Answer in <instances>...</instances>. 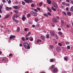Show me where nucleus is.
Segmentation results:
<instances>
[{"label": "nucleus", "instance_id": "nucleus-25", "mask_svg": "<svg viewBox=\"0 0 73 73\" xmlns=\"http://www.w3.org/2000/svg\"><path fill=\"white\" fill-rule=\"evenodd\" d=\"M46 37L47 38H49V35L48 34L46 35Z\"/></svg>", "mask_w": 73, "mask_h": 73}, {"label": "nucleus", "instance_id": "nucleus-52", "mask_svg": "<svg viewBox=\"0 0 73 73\" xmlns=\"http://www.w3.org/2000/svg\"><path fill=\"white\" fill-rule=\"evenodd\" d=\"M66 27H68V28H69V27H70V26H69V25H66Z\"/></svg>", "mask_w": 73, "mask_h": 73}, {"label": "nucleus", "instance_id": "nucleus-62", "mask_svg": "<svg viewBox=\"0 0 73 73\" xmlns=\"http://www.w3.org/2000/svg\"><path fill=\"white\" fill-rule=\"evenodd\" d=\"M15 4H18V1H16L15 2Z\"/></svg>", "mask_w": 73, "mask_h": 73}, {"label": "nucleus", "instance_id": "nucleus-12", "mask_svg": "<svg viewBox=\"0 0 73 73\" xmlns=\"http://www.w3.org/2000/svg\"><path fill=\"white\" fill-rule=\"evenodd\" d=\"M60 50H61V48L60 47L58 46L57 47V52H60Z\"/></svg>", "mask_w": 73, "mask_h": 73}, {"label": "nucleus", "instance_id": "nucleus-50", "mask_svg": "<svg viewBox=\"0 0 73 73\" xmlns=\"http://www.w3.org/2000/svg\"><path fill=\"white\" fill-rule=\"evenodd\" d=\"M54 7H53V6H52L51 7V9H52V10L53 11V9H54Z\"/></svg>", "mask_w": 73, "mask_h": 73}, {"label": "nucleus", "instance_id": "nucleus-27", "mask_svg": "<svg viewBox=\"0 0 73 73\" xmlns=\"http://www.w3.org/2000/svg\"><path fill=\"white\" fill-rule=\"evenodd\" d=\"M31 14H28L27 15V17H31Z\"/></svg>", "mask_w": 73, "mask_h": 73}, {"label": "nucleus", "instance_id": "nucleus-5", "mask_svg": "<svg viewBox=\"0 0 73 73\" xmlns=\"http://www.w3.org/2000/svg\"><path fill=\"white\" fill-rule=\"evenodd\" d=\"M13 8L15 9H20V7H18L17 6H12Z\"/></svg>", "mask_w": 73, "mask_h": 73}, {"label": "nucleus", "instance_id": "nucleus-11", "mask_svg": "<svg viewBox=\"0 0 73 73\" xmlns=\"http://www.w3.org/2000/svg\"><path fill=\"white\" fill-rule=\"evenodd\" d=\"M56 61V59H50V62H53L54 61Z\"/></svg>", "mask_w": 73, "mask_h": 73}, {"label": "nucleus", "instance_id": "nucleus-19", "mask_svg": "<svg viewBox=\"0 0 73 73\" xmlns=\"http://www.w3.org/2000/svg\"><path fill=\"white\" fill-rule=\"evenodd\" d=\"M61 23L62 25H63L64 24V21L63 20H62L61 21Z\"/></svg>", "mask_w": 73, "mask_h": 73}, {"label": "nucleus", "instance_id": "nucleus-26", "mask_svg": "<svg viewBox=\"0 0 73 73\" xmlns=\"http://www.w3.org/2000/svg\"><path fill=\"white\" fill-rule=\"evenodd\" d=\"M67 49H70V47L69 46H68L67 47Z\"/></svg>", "mask_w": 73, "mask_h": 73}, {"label": "nucleus", "instance_id": "nucleus-47", "mask_svg": "<svg viewBox=\"0 0 73 73\" xmlns=\"http://www.w3.org/2000/svg\"><path fill=\"white\" fill-rule=\"evenodd\" d=\"M40 42L39 39H37L36 40L37 43H38Z\"/></svg>", "mask_w": 73, "mask_h": 73}, {"label": "nucleus", "instance_id": "nucleus-20", "mask_svg": "<svg viewBox=\"0 0 73 73\" xmlns=\"http://www.w3.org/2000/svg\"><path fill=\"white\" fill-rule=\"evenodd\" d=\"M47 9H48V10L49 11V12H52V10H51V9H50L49 7H47Z\"/></svg>", "mask_w": 73, "mask_h": 73}, {"label": "nucleus", "instance_id": "nucleus-57", "mask_svg": "<svg viewBox=\"0 0 73 73\" xmlns=\"http://www.w3.org/2000/svg\"><path fill=\"white\" fill-rule=\"evenodd\" d=\"M26 40H29V38L28 37H27L26 38Z\"/></svg>", "mask_w": 73, "mask_h": 73}, {"label": "nucleus", "instance_id": "nucleus-45", "mask_svg": "<svg viewBox=\"0 0 73 73\" xmlns=\"http://www.w3.org/2000/svg\"><path fill=\"white\" fill-rule=\"evenodd\" d=\"M8 3L9 4H11V1L9 0L8 1Z\"/></svg>", "mask_w": 73, "mask_h": 73}, {"label": "nucleus", "instance_id": "nucleus-61", "mask_svg": "<svg viewBox=\"0 0 73 73\" xmlns=\"http://www.w3.org/2000/svg\"><path fill=\"white\" fill-rule=\"evenodd\" d=\"M12 56V54H9V56Z\"/></svg>", "mask_w": 73, "mask_h": 73}, {"label": "nucleus", "instance_id": "nucleus-18", "mask_svg": "<svg viewBox=\"0 0 73 73\" xmlns=\"http://www.w3.org/2000/svg\"><path fill=\"white\" fill-rule=\"evenodd\" d=\"M13 16L16 18H17V17H19V16L17 14H15Z\"/></svg>", "mask_w": 73, "mask_h": 73}, {"label": "nucleus", "instance_id": "nucleus-49", "mask_svg": "<svg viewBox=\"0 0 73 73\" xmlns=\"http://www.w3.org/2000/svg\"><path fill=\"white\" fill-rule=\"evenodd\" d=\"M3 61H4L5 60V58H3L2 59Z\"/></svg>", "mask_w": 73, "mask_h": 73}, {"label": "nucleus", "instance_id": "nucleus-32", "mask_svg": "<svg viewBox=\"0 0 73 73\" xmlns=\"http://www.w3.org/2000/svg\"><path fill=\"white\" fill-rule=\"evenodd\" d=\"M36 9L39 11H41V10L40 9V7H37Z\"/></svg>", "mask_w": 73, "mask_h": 73}, {"label": "nucleus", "instance_id": "nucleus-1", "mask_svg": "<svg viewBox=\"0 0 73 73\" xmlns=\"http://www.w3.org/2000/svg\"><path fill=\"white\" fill-rule=\"evenodd\" d=\"M23 45L25 49H29L31 48V47H30V46H29V44L27 42H23Z\"/></svg>", "mask_w": 73, "mask_h": 73}, {"label": "nucleus", "instance_id": "nucleus-53", "mask_svg": "<svg viewBox=\"0 0 73 73\" xmlns=\"http://www.w3.org/2000/svg\"><path fill=\"white\" fill-rule=\"evenodd\" d=\"M29 23L30 24H31V25H32V22H30Z\"/></svg>", "mask_w": 73, "mask_h": 73}, {"label": "nucleus", "instance_id": "nucleus-46", "mask_svg": "<svg viewBox=\"0 0 73 73\" xmlns=\"http://www.w3.org/2000/svg\"><path fill=\"white\" fill-rule=\"evenodd\" d=\"M30 41H33V38H31L30 39Z\"/></svg>", "mask_w": 73, "mask_h": 73}, {"label": "nucleus", "instance_id": "nucleus-58", "mask_svg": "<svg viewBox=\"0 0 73 73\" xmlns=\"http://www.w3.org/2000/svg\"><path fill=\"white\" fill-rule=\"evenodd\" d=\"M67 2H68V3H70V1H69V0H66Z\"/></svg>", "mask_w": 73, "mask_h": 73}, {"label": "nucleus", "instance_id": "nucleus-38", "mask_svg": "<svg viewBox=\"0 0 73 73\" xmlns=\"http://www.w3.org/2000/svg\"><path fill=\"white\" fill-rule=\"evenodd\" d=\"M58 34L60 35H62V33L61 32H58Z\"/></svg>", "mask_w": 73, "mask_h": 73}, {"label": "nucleus", "instance_id": "nucleus-41", "mask_svg": "<svg viewBox=\"0 0 73 73\" xmlns=\"http://www.w3.org/2000/svg\"><path fill=\"white\" fill-rule=\"evenodd\" d=\"M63 14H64V15H65V16H66V13L65 12V11H63Z\"/></svg>", "mask_w": 73, "mask_h": 73}, {"label": "nucleus", "instance_id": "nucleus-16", "mask_svg": "<svg viewBox=\"0 0 73 73\" xmlns=\"http://www.w3.org/2000/svg\"><path fill=\"white\" fill-rule=\"evenodd\" d=\"M40 38H41V39L42 40H45V37H44V36H40Z\"/></svg>", "mask_w": 73, "mask_h": 73}, {"label": "nucleus", "instance_id": "nucleus-40", "mask_svg": "<svg viewBox=\"0 0 73 73\" xmlns=\"http://www.w3.org/2000/svg\"><path fill=\"white\" fill-rule=\"evenodd\" d=\"M58 45L60 46H62V44H61V43H58Z\"/></svg>", "mask_w": 73, "mask_h": 73}, {"label": "nucleus", "instance_id": "nucleus-34", "mask_svg": "<svg viewBox=\"0 0 73 73\" xmlns=\"http://www.w3.org/2000/svg\"><path fill=\"white\" fill-rule=\"evenodd\" d=\"M36 27H40V25L39 24H37L36 25Z\"/></svg>", "mask_w": 73, "mask_h": 73}, {"label": "nucleus", "instance_id": "nucleus-8", "mask_svg": "<svg viewBox=\"0 0 73 73\" xmlns=\"http://www.w3.org/2000/svg\"><path fill=\"white\" fill-rule=\"evenodd\" d=\"M7 11H9V10H12V7H10L9 8V7H5Z\"/></svg>", "mask_w": 73, "mask_h": 73}, {"label": "nucleus", "instance_id": "nucleus-56", "mask_svg": "<svg viewBox=\"0 0 73 73\" xmlns=\"http://www.w3.org/2000/svg\"><path fill=\"white\" fill-rule=\"evenodd\" d=\"M34 11H35V12H38V10H37V9H34Z\"/></svg>", "mask_w": 73, "mask_h": 73}, {"label": "nucleus", "instance_id": "nucleus-44", "mask_svg": "<svg viewBox=\"0 0 73 73\" xmlns=\"http://www.w3.org/2000/svg\"><path fill=\"white\" fill-rule=\"evenodd\" d=\"M64 60H65L66 61L68 60V58H67L65 57H64Z\"/></svg>", "mask_w": 73, "mask_h": 73}, {"label": "nucleus", "instance_id": "nucleus-23", "mask_svg": "<svg viewBox=\"0 0 73 73\" xmlns=\"http://www.w3.org/2000/svg\"><path fill=\"white\" fill-rule=\"evenodd\" d=\"M14 21H15V23H19V20H15Z\"/></svg>", "mask_w": 73, "mask_h": 73}, {"label": "nucleus", "instance_id": "nucleus-22", "mask_svg": "<svg viewBox=\"0 0 73 73\" xmlns=\"http://www.w3.org/2000/svg\"><path fill=\"white\" fill-rule=\"evenodd\" d=\"M54 68V66H53V65H52L50 67V68L51 69H53Z\"/></svg>", "mask_w": 73, "mask_h": 73}, {"label": "nucleus", "instance_id": "nucleus-6", "mask_svg": "<svg viewBox=\"0 0 73 73\" xmlns=\"http://www.w3.org/2000/svg\"><path fill=\"white\" fill-rule=\"evenodd\" d=\"M53 5L54 7L55 8H56V9H57V8H58V6H57V4L55 2H54Z\"/></svg>", "mask_w": 73, "mask_h": 73}, {"label": "nucleus", "instance_id": "nucleus-9", "mask_svg": "<svg viewBox=\"0 0 73 73\" xmlns=\"http://www.w3.org/2000/svg\"><path fill=\"white\" fill-rule=\"evenodd\" d=\"M15 37V35H11V36L10 37L9 39L11 40V39H13Z\"/></svg>", "mask_w": 73, "mask_h": 73}, {"label": "nucleus", "instance_id": "nucleus-43", "mask_svg": "<svg viewBox=\"0 0 73 73\" xmlns=\"http://www.w3.org/2000/svg\"><path fill=\"white\" fill-rule=\"evenodd\" d=\"M47 14L49 16H51V14L50 13H49V12H48L47 13Z\"/></svg>", "mask_w": 73, "mask_h": 73}, {"label": "nucleus", "instance_id": "nucleus-31", "mask_svg": "<svg viewBox=\"0 0 73 73\" xmlns=\"http://www.w3.org/2000/svg\"><path fill=\"white\" fill-rule=\"evenodd\" d=\"M42 1L41 2H40L39 3V6H41V5H42Z\"/></svg>", "mask_w": 73, "mask_h": 73}, {"label": "nucleus", "instance_id": "nucleus-59", "mask_svg": "<svg viewBox=\"0 0 73 73\" xmlns=\"http://www.w3.org/2000/svg\"><path fill=\"white\" fill-rule=\"evenodd\" d=\"M31 32H28V34H29V35H31Z\"/></svg>", "mask_w": 73, "mask_h": 73}, {"label": "nucleus", "instance_id": "nucleus-24", "mask_svg": "<svg viewBox=\"0 0 73 73\" xmlns=\"http://www.w3.org/2000/svg\"><path fill=\"white\" fill-rule=\"evenodd\" d=\"M22 4L23 5H25V3L24 1H22Z\"/></svg>", "mask_w": 73, "mask_h": 73}, {"label": "nucleus", "instance_id": "nucleus-60", "mask_svg": "<svg viewBox=\"0 0 73 73\" xmlns=\"http://www.w3.org/2000/svg\"><path fill=\"white\" fill-rule=\"evenodd\" d=\"M53 10L54 11H56V9L54 8Z\"/></svg>", "mask_w": 73, "mask_h": 73}, {"label": "nucleus", "instance_id": "nucleus-30", "mask_svg": "<svg viewBox=\"0 0 73 73\" xmlns=\"http://www.w3.org/2000/svg\"><path fill=\"white\" fill-rule=\"evenodd\" d=\"M65 44L66 45H68V44H70V42H65Z\"/></svg>", "mask_w": 73, "mask_h": 73}, {"label": "nucleus", "instance_id": "nucleus-55", "mask_svg": "<svg viewBox=\"0 0 73 73\" xmlns=\"http://www.w3.org/2000/svg\"><path fill=\"white\" fill-rule=\"evenodd\" d=\"M2 2L3 3H5V0H2Z\"/></svg>", "mask_w": 73, "mask_h": 73}, {"label": "nucleus", "instance_id": "nucleus-64", "mask_svg": "<svg viewBox=\"0 0 73 73\" xmlns=\"http://www.w3.org/2000/svg\"><path fill=\"white\" fill-rule=\"evenodd\" d=\"M71 4H73V1H71Z\"/></svg>", "mask_w": 73, "mask_h": 73}, {"label": "nucleus", "instance_id": "nucleus-63", "mask_svg": "<svg viewBox=\"0 0 73 73\" xmlns=\"http://www.w3.org/2000/svg\"><path fill=\"white\" fill-rule=\"evenodd\" d=\"M73 9V6H72L71 7V9Z\"/></svg>", "mask_w": 73, "mask_h": 73}, {"label": "nucleus", "instance_id": "nucleus-39", "mask_svg": "<svg viewBox=\"0 0 73 73\" xmlns=\"http://www.w3.org/2000/svg\"><path fill=\"white\" fill-rule=\"evenodd\" d=\"M66 11H69V7H67L66 8Z\"/></svg>", "mask_w": 73, "mask_h": 73}, {"label": "nucleus", "instance_id": "nucleus-21", "mask_svg": "<svg viewBox=\"0 0 73 73\" xmlns=\"http://www.w3.org/2000/svg\"><path fill=\"white\" fill-rule=\"evenodd\" d=\"M43 16H44L46 17H48V16H49L48 15V14H45V13L43 14Z\"/></svg>", "mask_w": 73, "mask_h": 73}, {"label": "nucleus", "instance_id": "nucleus-35", "mask_svg": "<svg viewBox=\"0 0 73 73\" xmlns=\"http://www.w3.org/2000/svg\"><path fill=\"white\" fill-rule=\"evenodd\" d=\"M12 19H13V21H14L15 20V17H14V16H13V17H12Z\"/></svg>", "mask_w": 73, "mask_h": 73}, {"label": "nucleus", "instance_id": "nucleus-7", "mask_svg": "<svg viewBox=\"0 0 73 73\" xmlns=\"http://www.w3.org/2000/svg\"><path fill=\"white\" fill-rule=\"evenodd\" d=\"M52 21L54 23H57V19L55 18H54L52 19Z\"/></svg>", "mask_w": 73, "mask_h": 73}, {"label": "nucleus", "instance_id": "nucleus-36", "mask_svg": "<svg viewBox=\"0 0 73 73\" xmlns=\"http://www.w3.org/2000/svg\"><path fill=\"white\" fill-rule=\"evenodd\" d=\"M22 40H23V41H25V38L24 37H22Z\"/></svg>", "mask_w": 73, "mask_h": 73}, {"label": "nucleus", "instance_id": "nucleus-48", "mask_svg": "<svg viewBox=\"0 0 73 73\" xmlns=\"http://www.w3.org/2000/svg\"><path fill=\"white\" fill-rule=\"evenodd\" d=\"M56 39H58V36L57 35H56Z\"/></svg>", "mask_w": 73, "mask_h": 73}, {"label": "nucleus", "instance_id": "nucleus-13", "mask_svg": "<svg viewBox=\"0 0 73 73\" xmlns=\"http://www.w3.org/2000/svg\"><path fill=\"white\" fill-rule=\"evenodd\" d=\"M47 1L48 4H51L52 3V1L50 0H47Z\"/></svg>", "mask_w": 73, "mask_h": 73}, {"label": "nucleus", "instance_id": "nucleus-4", "mask_svg": "<svg viewBox=\"0 0 73 73\" xmlns=\"http://www.w3.org/2000/svg\"><path fill=\"white\" fill-rule=\"evenodd\" d=\"M24 1L27 3H33V1L32 0H24Z\"/></svg>", "mask_w": 73, "mask_h": 73}, {"label": "nucleus", "instance_id": "nucleus-29", "mask_svg": "<svg viewBox=\"0 0 73 73\" xmlns=\"http://www.w3.org/2000/svg\"><path fill=\"white\" fill-rule=\"evenodd\" d=\"M20 31V28L18 27L17 29V31L19 32Z\"/></svg>", "mask_w": 73, "mask_h": 73}, {"label": "nucleus", "instance_id": "nucleus-14", "mask_svg": "<svg viewBox=\"0 0 73 73\" xmlns=\"http://www.w3.org/2000/svg\"><path fill=\"white\" fill-rule=\"evenodd\" d=\"M67 13L68 16H72V14H71V13L70 12H67Z\"/></svg>", "mask_w": 73, "mask_h": 73}, {"label": "nucleus", "instance_id": "nucleus-42", "mask_svg": "<svg viewBox=\"0 0 73 73\" xmlns=\"http://www.w3.org/2000/svg\"><path fill=\"white\" fill-rule=\"evenodd\" d=\"M31 7H34V6L33 4L32 3L31 5Z\"/></svg>", "mask_w": 73, "mask_h": 73}, {"label": "nucleus", "instance_id": "nucleus-3", "mask_svg": "<svg viewBox=\"0 0 73 73\" xmlns=\"http://www.w3.org/2000/svg\"><path fill=\"white\" fill-rule=\"evenodd\" d=\"M31 13L33 15V16H37V13L35 12H33V11H31Z\"/></svg>", "mask_w": 73, "mask_h": 73}, {"label": "nucleus", "instance_id": "nucleus-10", "mask_svg": "<svg viewBox=\"0 0 73 73\" xmlns=\"http://www.w3.org/2000/svg\"><path fill=\"white\" fill-rule=\"evenodd\" d=\"M58 72V70L56 68H54L53 70V72L55 73V72Z\"/></svg>", "mask_w": 73, "mask_h": 73}, {"label": "nucleus", "instance_id": "nucleus-2", "mask_svg": "<svg viewBox=\"0 0 73 73\" xmlns=\"http://www.w3.org/2000/svg\"><path fill=\"white\" fill-rule=\"evenodd\" d=\"M50 33L51 36L53 37L55 35V32L54 31L51 30Z\"/></svg>", "mask_w": 73, "mask_h": 73}, {"label": "nucleus", "instance_id": "nucleus-28", "mask_svg": "<svg viewBox=\"0 0 73 73\" xmlns=\"http://www.w3.org/2000/svg\"><path fill=\"white\" fill-rule=\"evenodd\" d=\"M35 20L36 22H38V19L37 18H35Z\"/></svg>", "mask_w": 73, "mask_h": 73}, {"label": "nucleus", "instance_id": "nucleus-33", "mask_svg": "<svg viewBox=\"0 0 73 73\" xmlns=\"http://www.w3.org/2000/svg\"><path fill=\"white\" fill-rule=\"evenodd\" d=\"M50 48L51 49H53V48H54V46H53V45H50Z\"/></svg>", "mask_w": 73, "mask_h": 73}, {"label": "nucleus", "instance_id": "nucleus-17", "mask_svg": "<svg viewBox=\"0 0 73 73\" xmlns=\"http://www.w3.org/2000/svg\"><path fill=\"white\" fill-rule=\"evenodd\" d=\"M10 17V15H6L5 17V19H7V18H8Z\"/></svg>", "mask_w": 73, "mask_h": 73}, {"label": "nucleus", "instance_id": "nucleus-15", "mask_svg": "<svg viewBox=\"0 0 73 73\" xmlns=\"http://www.w3.org/2000/svg\"><path fill=\"white\" fill-rule=\"evenodd\" d=\"M22 20L23 21H25V15L23 16Z\"/></svg>", "mask_w": 73, "mask_h": 73}, {"label": "nucleus", "instance_id": "nucleus-37", "mask_svg": "<svg viewBox=\"0 0 73 73\" xmlns=\"http://www.w3.org/2000/svg\"><path fill=\"white\" fill-rule=\"evenodd\" d=\"M66 6H68V7H70V5L68 3H66Z\"/></svg>", "mask_w": 73, "mask_h": 73}, {"label": "nucleus", "instance_id": "nucleus-54", "mask_svg": "<svg viewBox=\"0 0 73 73\" xmlns=\"http://www.w3.org/2000/svg\"><path fill=\"white\" fill-rule=\"evenodd\" d=\"M24 31H25L26 32V31H27V29L25 28L24 29Z\"/></svg>", "mask_w": 73, "mask_h": 73}, {"label": "nucleus", "instance_id": "nucleus-51", "mask_svg": "<svg viewBox=\"0 0 73 73\" xmlns=\"http://www.w3.org/2000/svg\"><path fill=\"white\" fill-rule=\"evenodd\" d=\"M65 3L64 2H63L62 3V5H65Z\"/></svg>", "mask_w": 73, "mask_h": 73}]
</instances>
